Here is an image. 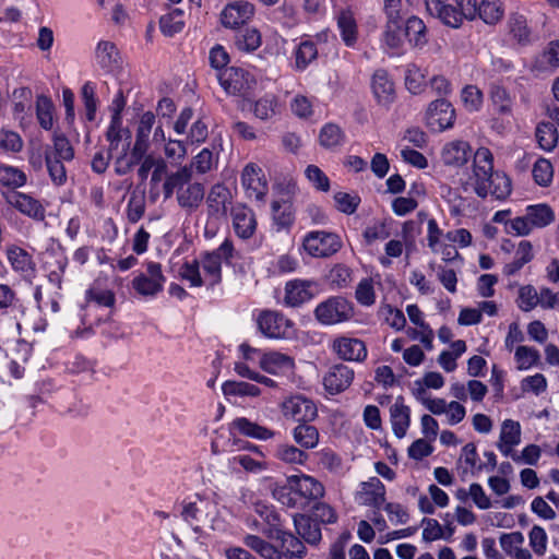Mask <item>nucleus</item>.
<instances>
[{
    "mask_svg": "<svg viewBox=\"0 0 559 559\" xmlns=\"http://www.w3.org/2000/svg\"><path fill=\"white\" fill-rule=\"evenodd\" d=\"M405 37L415 47H423L427 43L426 25L424 21L417 16H411L406 20L404 27Z\"/></svg>",
    "mask_w": 559,
    "mask_h": 559,
    "instance_id": "44",
    "label": "nucleus"
},
{
    "mask_svg": "<svg viewBox=\"0 0 559 559\" xmlns=\"http://www.w3.org/2000/svg\"><path fill=\"white\" fill-rule=\"evenodd\" d=\"M534 258L533 247L528 240H522L515 251V255L512 262L507 263L503 266L502 273L506 276H512L516 274L526 263L531 262Z\"/></svg>",
    "mask_w": 559,
    "mask_h": 559,
    "instance_id": "37",
    "label": "nucleus"
},
{
    "mask_svg": "<svg viewBox=\"0 0 559 559\" xmlns=\"http://www.w3.org/2000/svg\"><path fill=\"white\" fill-rule=\"evenodd\" d=\"M233 226L238 237L249 239L255 231L257 221L253 211L245 205L233 209Z\"/></svg>",
    "mask_w": 559,
    "mask_h": 559,
    "instance_id": "21",
    "label": "nucleus"
},
{
    "mask_svg": "<svg viewBox=\"0 0 559 559\" xmlns=\"http://www.w3.org/2000/svg\"><path fill=\"white\" fill-rule=\"evenodd\" d=\"M332 349L338 358L347 361H364L367 357L365 342L355 337L341 336L335 338Z\"/></svg>",
    "mask_w": 559,
    "mask_h": 559,
    "instance_id": "15",
    "label": "nucleus"
},
{
    "mask_svg": "<svg viewBox=\"0 0 559 559\" xmlns=\"http://www.w3.org/2000/svg\"><path fill=\"white\" fill-rule=\"evenodd\" d=\"M526 216L532 228H543L555 221V213L547 204L530 205L526 209Z\"/></svg>",
    "mask_w": 559,
    "mask_h": 559,
    "instance_id": "40",
    "label": "nucleus"
},
{
    "mask_svg": "<svg viewBox=\"0 0 559 559\" xmlns=\"http://www.w3.org/2000/svg\"><path fill=\"white\" fill-rule=\"evenodd\" d=\"M317 283L308 280H293L285 285V305L289 307H299L311 300L314 296Z\"/></svg>",
    "mask_w": 559,
    "mask_h": 559,
    "instance_id": "14",
    "label": "nucleus"
},
{
    "mask_svg": "<svg viewBox=\"0 0 559 559\" xmlns=\"http://www.w3.org/2000/svg\"><path fill=\"white\" fill-rule=\"evenodd\" d=\"M205 195V188L203 183L191 182L181 185L177 193V202L182 211L187 214L195 212L202 204Z\"/></svg>",
    "mask_w": 559,
    "mask_h": 559,
    "instance_id": "17",
    "label": "nucleus"
},
{
    "mask_svg": "<svg viewBox=\"0 0 559 559\" xmlns=\"http://www.w3.org/2000/svg\"><path fill=\"white\" fill-rule=\"evenodd\" d=\"M241 182L249 198L263 201L267 192V182L262 169L255 164H248L241 174Z\"/></svg>",
    "mask_w": 559,
    "mask_h": 559,
    "instance_id": "13",
    "label": "nucleus"
},
{
    "mask_svg": "<svg viewBox=\"0 0 559 559\" xmlns=\"http://www.w3.org/2000/svg\"><path fill=\"white\" fill-rule=\"evenodd\" d=\"M26 183V175L21 169L0 165V185L11 189L23 187Z\"/></svg>",
    "mask_w": 559,
    "mask_h": 559,
    "instance_id": "51",
    "label": "nucleus"
},
{
    "mask_svg": "<svg viewBox=\"0 0 559 559\" xmlns=\"http://www.w3.org/2000/svg\"><path fill=\"white\" fill-rule=\"evenodd\" d=\"M464 107L471 111H478L483 106L484 95L476 85H466L461 93Z\"/></svg>",
    "mask_w": 559,
    "mask_h": 559,
    "instance_id": "58",
    "label": "nucleus"
},
{
    "mask_svg": "<svg viewBox=\"0 0 559 559\" xmlns=\"http://www.w3.org/2000/svg\"><path fill=\"white\" fill-rule=\"evenodd\" d=\"M489 99L493 110L500 116H512L514 97L510 92L499 82H492L488 88Z\"/></svg>",
    "mask_w": 559,
    "mask_h": 559,
    "instance_id": "22",
    "label": "nucleus"
},
{
    "mask_svg": "<svg viewBox=\"0 0 559 559\" xmlns=\"http://www.w3.org/2000/svg\"><path fill=\"white\" fill-rule=\"evenodd\" d=\"M359 499L364 506L371 507L378 511L385 501V487L378 477H370L361 483Z\"/></svg>",
    "mask_w": 559,
    "mask_h": 559,
    "instance_id": "20",
    "label": "nucleus"
},
{
    "mask_svg": "<svg viewBox=\"0 0 559 559\" xmlns=\"http://www.w3.org/2000/svg\"><path fill=\"white\" fill-rule=\"evenodd\" d=\"M302 247L313 258H329L342 248V240L334 233L316 230L305 236Z\"/></svg>",
    "mask_w": 559,
    "mask_h": 559,
    "instance_id": "5",
    "label": "nucleus"
},
{
    "mask_svg": "<svg viewBox=\"0 0 559 559\" xmlns=\"http://www.w3.org/2000/svg\"><path fill=\"white\" fill-rule=\"evenodd\" d=\"M334 201L336 204V209L347 215H350L356 212L360 198L357 194H349L346 192H336L334 194Z\"/></svg>",
    "mask_w": 559,
    "mask_h": 559,
    "instance_id": "63",
    "label": "nucleus"
},
{
    "mask_svg": "<svg viewBox=\"0 0 559 559\" xmlns=\"http://www.w3.org/2000/svg\"><path fill=\"white\" fill-rule=\"evenodd\" d=\"M230 190L223 183L214 185L206 198L210 216H226L227 205L230 203Z\"/></svg>",
    "mask_w": 559,
    "mask_h": 559,
    "instance_id": "24",
    "label": "nucleus"
},
{
    "mask_svg": "<svg viewBox=\"0 0 559 559\" xmlns=\"http://www.w3.org/2000/svg\"><path fill=\"white\" fill-rule=\"evenodd\" d=\"M273 221L278 229H288L295 222V210L288 200L272 202Z\"/></svg>",
    "mask_w": 559,
    "mask_h": 559,
    "instance_id": "38",
    "label": "nucleus"
},
{
    "mask_svg": "<svg viewBox=\"0 0 559 559\" xmlns=\"http://www.w3.org/2000/svg\"><path fill=\"white\" fill-rule=\"evenodd\" d=\"M231 429L237 430L240 435L257 439V440H269L275 436V431L261 426L246 417H237L231 423Z\"/></svg>",
    "mask_w": 559,
    "mask_h": 559,
    "instance_id": "31",
    "label": "nucleus"
},
{
    "mask_svg": "<svg viewBox=\"0 0 559 559\" xmlns=\"http://www.w3.org/2000/svg\"><path fill=\"white\" fill-rule=\"evenodd\" d=\"M426 8L430 15L438 17L447 26L457 28L463 23L464 19L459 9L447 4L445 0H430Z\"/></svg>",
    "mask_w": 559,
    "mask_h": 559,
    "instance_id": "19",
    "label": "nucleus"
},
{
    "mask_svg": "<svg viewBox=\"0 0 559 559\" xmlns=\"http://www.w3.org/2000/svg\"><path fill=\"white\" fill-rule=\"evenodd\" d=\"M202 269L205 273L207 285L213 288L222 281V262L216 254L204 253L202 259Z\"/></svg>",
    "mask_w": 559,
    "mask_h": 559,
    "instance_id": "47",
    "label": "nucleus"
},
{
    "mask_svg": "<svg viewBox=\"0 0 559 559\" xmlns=\"http://www.w3.org/2000/svg\"><path fill=\"white\" fill-rule=\"evenodd\" d=\"M314 316L320 323L333 325L352 319L354 308L346 298L334 296L320 302L314 309Z\"/></svg>",
    "mask_w": 559,
    "mask_h": 559,
    "instance_id": "3",
    "label": "nucleus"
},
{
    "mask_svg": "<svg viewBox=\"0 0 559 559\" xmlns=\"http://www.w3.org/2000/svg\"><path fill=\"white\" fill-rule=\"evenodd\" d=\"M539 352L533 347L520 345L516 347L514 358L518 362V369L527 370L539 360Z\"/></svg>",
    "mask_w": 559,
    "mask_h": 559,
    "instance_id": "56",
    "label": "nucleus"
},
{
    "mask_svg": "<svg viewBox=\"0 0 559 559\" xmlns=\"http://www.w3.org/2000/svg\"><path fill=\"white\" fill-rule=\"evenodd\" d=\"M318 56V49L313 41H301L295 51V63L297 70H305Z\"/></svg>",
    "mask_w": 559,
    "mask_h": 559,
    "instance_id": "52",
    "label": "nucleus"
},
{
    "mask_svg": "<svg viewBox=\"0 0 559 559\" xmlns=\"http://www.w3.org/2000/svg\"><path fill=\"white\" fill-rule=\"evenodd\" d=\"M472 154L469 144L465 141L447 143L441 152V159L447 166L461 167L467 163Z\"/></svg>",
    "mask_w": 559,
    "mask_h": 559,
    "instance_id": "23",
    "label": "nucleus"
},
{
    "mask_svg": "<svg viewBox=\"0 0 559 559\" xmlns=\"http://www.w3.org/2000/svg\"><path fill=\"white\" fill-rule=\"evenodd\" d=\"M297 534L309 545H317L322 538L321 528L311 516L306 514H295L293 516Z\"/></svg>",
    "mask_w": 559,
    "mask_h": 559,
    "instance_id": "27",
    "label": "nucleus"
},
{
    "mask_svg": "<svg viewBox=\"0 0 559 559\" xmlns=\"http://www.w3.org/2000/svg\"><path fill=\"white\" fill-rule=\"evenodd\" d=\"M474 191L485 199L491 194L497 200L507 199L512 191L511 179L503 173L493 171V157L489 148L479 147L473 162Z\"/></svg>",
    "mask_w": 559,
    "mask_h": 559,
    "instance_id": "1",
    "label": "nucleus"
},
{
    "mask_svg": "<svg viewBox=\"0 0 559 559\" xmlns=\"http://www.w3.org/2000/svg\"><path fill=\"white\" fill-rule=\"evenodd\" d=\"M52 108L53 106L50 98L45 95L37 96L36 115L40 127L45 130H50L52 128Z\"/></svg>",
    "mask_w": 559,
    "mask_h": 559,
    "instance_id": "53",
    "label": "nucleus"
},
{
    "mask_svg": "<svg viewBox=\"0 0 559 559\" xmlns=\"http://www.w3.org/2000/svg\"><path fill=\"white\" fill-rule=\"evenodd\" d=\"M45 156H55L56 159L71 162L74 158V148L70 141L62 133L55 132L52 136V146H46Z\"/></svg>",
    "mask_w": 559,
    "mask_h": 559,
    "instance_id": "35",
    "label": "nucleus"
},
{
    "mask_svg": "<svg viewBox=\"0 0 559 559\" xmlns=\"http://www.w3.org/2000/svg\"><path fill=\"white\" fill-rule=\"evenodd\" d=\"M499 442L518 445L521 442V426L519 421L506 419L502 421Z\"/></svg>",
    "mask_w": 559,
    "mask_h": 559,
    "instance_id": "57",
    "label": "nucleus"
},
{
    "mask_svg": "<svg viewBox=\"0 0 559 559\" xmlns=\"http://www.w3.org/2000/svg\"><path fill=\"white\" fill-rule=\"evenodd\" d=\"M222 391L226 396H259L261 390L255 384L243 381H225Z\"/></svg>",
    "mask_w": 559,
    "mask_h": 559,
    "instance_id": "50",
    "label": "nucleus"
},
{
    "mask_svg": "<svg viewBox=\"0 0 559 559\" xmlns=\"http://www.w3.org/2000/svg\"><path fill=\"white\" fill-rule=\"evenodd\" d=\"M183 11L174 9L169 13L164 14L159 19V29L166 37H174L176 34L181 33L185 27L182 19Z\"/></svg>",
    "mask_w": 559,
    "mask_h": 559,
    "instance_id": "41",
    "label": "nucleus"
},
{
    "mask_svg": "<svg viewBox=\"0 0 559 559\" xmlns=\"http://www.w3.org/2000/svg\"><path fill=\"white\" fill-rule=\"evenodd\" d=\"M305 175L317 190L322 192H328L330 190L329 177L317 165L307 166Z\"/></svg>",
    "mask_w": 559,
    "mask_h": 559,
    "instance_id": "62",
    "label": "nucleus"
},
{
    "mask_svg": "<svg viewBox=\"0 0 559 559\" xmlns=\"http://www.w3.org/2000/svg\"><path fill=\"white\" fill-rule=\"evenodd\" d=\"M165 281L162 265L157 262H148L146 272L140 273L132 280V287L139 295L155 296L163 290Z\"/></svg>",
    "mask_w": 559,
    "mask_h": 559,
    "instance_id": "8",
    "label": "nucleus"
},
{
    "mask_svg": "<svg viewBox=\"0 0 559 559\" xmlns=\"http://www.w3.org/2000/svg\"><path fill=\"white\" fill-rule=\"evenodd\" d=\"M281 411L286 419H292L297 424L312 423L318 417L316 403L302 394H295L285 399L281 405Z\"/></svg>",
    "mask_w": 559,
    "mask_h": 559,
    "instance_id": "6",
    "label": "nucleus"
},
{
    "mask_svg": "<svg viewBox=\"0 0 559 559\" xmlns=\"http://www.w3.org/2000/svg\"><path fill=\"white\" fill-rule=\"evenodd\" d=\"M392 430L399 439L406 435L411 423V409L404 405L403 397L399 396L390 408Z\"/></svg>",
    "mask_w": 559,
    "mask_h": 559,
    "instance_id": "29",
    "label": "nucleus"
},
{
    "mask_svg": "<svg viewBox=\"0 0 559 559\" xmlns=\"http://www.w3.org/2000/svg\"><path fill=\"white\" fill-rule=\"evenodd\" d=\"M145 213V199L143 194L131 193L127 204V217L130 223L139 222Z\"/></svg>",
    "mask_w": 559,
    "mask_h": 559,
    "instance_id": "61",
    "label": "nucleus"
},
{
    "mask_svg": "<svg viewBox=\"0 0 559 559\" xmlns=\"http://www.w3.org/2000/svg\"><path fill=\"white\" fill-rule=\"evenodd\" d=\"M508 25L510 33L520 44H526L530 41L531 29L527 24L526 17L519 13H511L509 16Z\"/></svg>",
    "mask_w": 559,
    "mask_h": 559,
    "instance_id": "49",
    "label": "nucleus"
},
{
    "mask_svg": "<svg viewBox=\"0 0 559 559\" xmlns=\"http://www.w3.org/2000/svg\"><path fill=\"white\" fill-rule=\"evenodd\" d=\"M294 441L305 451L314 449L319 444L320 433L311 423L297 424L292 430Z\"/></svg>",
    "mask_w": 559,
    "mask_h": 559,
    "instance_id": "33",
    "label": "nucleus"
},
{
    "mask_svg": "<svg viewBox=\"0 0 559 559\" xmlns=\"http://www.w3.org/2000/svg\"><path fill=\"white\" fill-rule=\"evenodd\" d=\"M254 10V5L248 1H235L224 8L221 22L225 27L238 28L253 16Z\"/></svg>",
    "mask_w": 559,
    "mask_h": 559,
    "instance_id": "12",
    "label": "nucleus"
},
{
    "mask_svg": "<svg viewBox=\"0 0 559 559\" xmlns=\"http://www.w3.org/2000/svg\"><path fill=\"white\" fill-rule=\"evenodd\" d=\"M371 90L379 105L389 106L395 99L394 83L384 69L374 71L371 79Z\"/></svg>",
    "mask_w": 559,
    "mask_h": 559,
    "instance_id": "18",
    "label": "nucleus"
},
{
    "mask_svg": "<svg viewBox=\"0 0 559 559\" xmlns=\"http://www.w3.org/2000/svg\"><path fill=\"white\" fill-rule=\"evenodd\" d=\"M4 199L19 212L34 221L43 222L46 217V210L43 204L26 193L12 191L5 193Z\"/></svg>",
    "mask_w": 559,
    "mask_h": 559,
    "instance_id": "10",
    "label": "nucleus"
},
{
    "mask_svg": "<svg viewBox=\"0 0 559 559\" xmlns=\"http://www.w3.org/2000/svg\"><path fill=\"white\" fill-rule=\"evenodd\" d=\"M95 59L105 73H111L119 68L120 56L112 41L100 40L95 49Z\"/></svg>",
    "mask_w": 559,
    "mask_h": 559,
    "instance_id": "25",
    "label": "nucleus"
},
{
    "mask_svg": "<svg viewBox=\"0 0 559 559\" xmlns=\"http://www.w3.org/2000/svg\"><path fill=\"white\" fill-rule=\"evenodd\" d=\"M336 25L345 46L354 47L358 39V25L350 9H342L336 15Z\"/></svg>",
    "mask_w": 559,
    "mask_h": 559,
    "instance_id": "26",
    "label": "nucleus"
},
{
    "mask_svg": "<svg viewBox=\"0 0 559 559\" xmlns=\"http://www.w3.org/2000/svg\"><path fill=\"white\" fill-rule=\"evenodd\" d=\"M7 257L15 272H19L24 276L31 275L34 272L35 264L32 255L24 249L12 246L8 248Z\"/></svg>",
    "mask_w": 559,
    "mask_h": 559,
    "instance_id": "34",
    "label": "nucleus"
},
{
    "mask_svg": "<svg viewBox=\"0 0 559 559\" xmlns=\"http://www.w3.org/2000/svg\"><path fill=\"white\" fill-rule=\"evenodd\" d=\"M191 166H182L177 171L166 176L163 185L164 199L167 200L176 192L178 193L181 185L189 183L192 179Z\"/></svg>",
    "mask_w": 559,
    "mask_h": 559,
    "instance_id": "36",
    "label": "nucleus"
},
{
    "mask_svg": "<svg viewBox=\"0 0 559 559\" xmlns=\"http://www.w3.org/2000/svg\"><path fill=\"white\" fill-rule=\"evenodd\" d=\"M105 135L109 143V153L118 151L120 144L121 151H129L132 134L129 128L123 127L122 121H110Z\"/></svg>",
    "mask_w": 559,
    "mask_h": 559,
    "instance_id": "30",
    "label": "nucleus"
},
{
    "mask_svg": "<svg viewBox=\"0 0 559 559\" xmlns=\"http://www.w3.org/2000/svg\"><path fill=\"white\" fill-rule=\"evenodd\" d=\"M259 330L270 338H286L292 332V322L282 313L263 311L258 319Z\"/></svg>",
    "mask_w": 559,
    "mask_h": 559,
    "instance_id": "9",
    "label": "nucleus"
},
{
    "mask_svg": "<svg viewBox=\"0 0 559 559\" xmlns=\"http://www.w3.org/2000/svg\"><path fill=\"white\" fill-rule=\"evenodd\" d=\"M243 544L265 559H282L283 551L257 535H246Z\"/></svg>",
    "mask_w": 559,
    "mask_h": 559,
    "instance_id": "42",
    "label": "nucleus"
},
{
    "mask_svg": "<svg viewBox=\"0 0 559 559\" xmlns=\"http://www.w3.org/2000/svg\"><path fill=\"white\" fill-rule=\"evenodd\" d=\"M219 85L231 96L245 97L255 84L253 76L245 69L229 67L217 72Z\"/></svg>",
    "mask_w": 559,
    "mask_h": 559,
    "instance_id": "4",
    "label": "nucleus"
},
{
    "mask_svg": "<svg viewBox=\"0 0 559 559\" xmlns=\"http://www.w3.org/2000/svg\"><path fill=\"white\" fill-rule=\"evenodd\" d=\"M275 456L282 462L288 464H305L309 459V454L293 444H280L276 447Z\"/></svg>",
    "mask_w": 559,
    "mask_h": 559,
    "instance_id": "48",
    "label": "nucleus"
},
{
    "mask_svg": "<svg viewBox=\"0 0 559 559\" xmlns=\"http://www.w3.org/2000/svg\"><path fill=\"white\" fill-rule=\"evenodd\" d=\"M345 142V133L336 123H325L319 132V143L326 150H334Z\"/></svg>",
    "mask_w": 559,
    "mask_h": 559,
    "instance_id": "39",
    "label": "nucleus"
},
{
    "mask_svg": "<svg viewBox=\"0 0 559 559\" xmlns=\"http://www.w3.org/2000/svg\"><path fill=\"white\" fill-rule=\"evenodd\" d=\"M260 367L267 373H284L294 368V359L278 352H269L261 356Z\"/></svg>",
    "mask_w": 559,
    "mask_h": 559,
    "instance_id": "32",
    "label": "nucleus"
},
{
    "mask_svg": "<svg viewBox=\"0 0 559 559\" xmlns=\"http://www.w3.org/2000/svg\"><path fill=\"white\" fill-rule=\"evenodd\" d=\"M355 297L361 306L369 307L374 304L376 295L373 284L370 278H364L358 283Z\"/></svg>",
    "mask_w": 559,
    "mask_h": 559,
    "instance_id": "64",
    "label": "nucleus"
},
{
    "mask_svg": "<svg viewBox=\"0 0 559 559\" xmlns=\"http://www.w3.org/2000/svg\"><path fill=\"white\" fill-rule=\"evenodd\" d=\"M81 97L83 100V105L85 108L86 119L88 121H94L96 117L97 104L98 100L96 98V86L92 82H86L82 86Z\"/></svg>",
    "mask_w": 559,
    "mask_h": 559,
    "instance_id": "54",
    "label": "nucleus"
},
{
    "mask_svg": "<svg viewBox=\"0 0 559 559\" xmlns=\"http://www.w3.org/2000/svg\"><path fill=\"white\" fill-rule=\"evenodd\" d=\"M235 46L238 50L251 52L261 46V34L257 28H245L235 36Z\"/></svg>",
    "mask_w": 559,
    "mask_h": 559,
    "instance_id": "46",
    "label": "nucleus"
},
{
    "mask_svg": "<svg viewBox=\"0 0 559 559\" xmlns=\"http://www.w3.org/2000/svg\"><path fill=\"white\" fill-rule=\"evenodd\" d=\"M270 539L280 540L281 547L285 550L286 556L290 558L301 559L306 556L304 543L290 532L283 528H273Z\"/></svg>",
    "mask_w": 559,
    "mask_h": 559,
    "instance_id": "28",
    "label": "nucleus"
},
{
    "mask_svg": "<svg viewBox=\"0 0 559 559\" xmlns=\"http://www.w3.org/2000/svg\"><path fill=\"white\" fill-rule=\"evenodd\" d=\"M535 136L539 147L549 152L556 147L559 133L554 123L542 121L536 127Z\"/></svg>",
    "mask_w": 559,
    "mask_h": 559,
    "instance_id": "43",
    "label": "nucleus"
},
{
    "mask_svg": "<svg viewBox=\"0 0 559 559\" xmlns=\"http://www.w3.org/2000/svg\"><path fill=\"white\" fill-rule=\"evenodd\" d=\"M503 13L504 8L500 0H483L478 5L477 16L486 24L493 25L502 19Z\"/></svg>",
    "mask_w": 559,
    "mask_h": 559,
    "instance_id": "45",
    "label": "nucleus"
},
{
    "mask_svg": "<svg viewBox=\"0 0 559 559\" xmlns=\"http://www.w3.org/2000/svg\"><path fill=\"white\" fill-rule=\"evenodd\" d=\"M324 486L314 477L306 474L287 476L282 486L273 490V497L284 507L305 509L311 501L324 496Z\"/></svg>",
    "mask_w": 559,
    "mask_h": 559,
    "instance_id": "2",
    "label": "nucleus"
},
{
    "mask_svg": "<svg viewBox=\"0 0 559 559\" xmlns=\"http://www.w3.org/2000/svg\"><path fill=\"white\" fill-rule=\"evenodd\" d=\"M66 160L56 159L55 156H45L46 167L49 177L55 186H63L67 182V170L63 165Z\"/></svg>",
    "mask_w": 559,
    "mask_h": 559,
    "instance_id": "60",
    "label": "nucleus"
},
{
    "mask_svg": "<svg viewBox=\"0 0 559 559\" xmlns=\"http://www.w3.org/2000/svg\"><path fill=\"white\" fill-rule=\"evenodd\" d=\"M455 109L452 104L441 97L431 102L426 111L427 126L435 132H442L453 127Z\"/></svg>",
    "mask_w": 559,
    "mask_h": 559,
    "instance_id": "7",
    "label": "nucleus"
},
{
    "mask_svg": "<svg viewBox=\"0 0 559 559\" xmlns=\"http://www.w3.org/2000/svg\"><path fill=\"white\" fill-rule=\"evenodd\" d=\"M211 502L197 497L194 501L183 502L181 516L194 531L212 521L210 509Z\"/></svg>",
    "mask_w": 559,
    "mask_h": 559,
    "instance_id": "11",
    "label": "nucleus"
},
{
    "mask_svg": "<svg viewBox=\"0 0 559 559\" xmlns=\"http://www.w3.org/2000/svg\"><path fill=\"white\" fill-rule=\"evenodd\" d=\"M516 304L522 311H532L538 306V292L533 285L521 286Z\"/></svg>",
    "mask_w": 559,
    "mask_h": 559,
    "instance_id": "59",
    "label": "nucleus"
},
{
    "mask_svg": "<svg viewBox=\"0 0 559 559\" xmlns=\"http://www.w3.org/2000/svg\"><path fill=\"white\" fill-rule=\"evenodd\" d=\"M354 370L343 364L332 366L323 378V385L331 394L345 391L354 380Z\"/></svg>",
    "mask_w": 559,
    "mask_h": 559,
    "instance_id": "16",
    "label": "nucleus"
},
{
    "mask_svg": "<svg viewBox=\"0 0 559 559\" xmlns=\"http://www.w3.org/2000/svg\"><path fill=\"white\" fill-rule=\"evenodd\" d=\"M532 175L538 186L548 187L554 177L551 163L546 158L537 159L533 166Z\"/></svg>",
    "mask_w": 559,
    "mask_h": 559,
    "instance_id": "55",
    "label": "nucleus"
}]
</instances>
